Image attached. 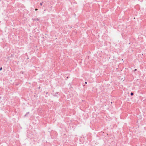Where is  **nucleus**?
<instances>
[{
    "label": "nucleus",
    "mask_w": 146,
    "mask_h": 146,
    "mask_svg": "<svg viewBox=\"0 0 146 146\" xmlns=\"http://www.w3.org/2000/svg\"><path fill=\"white\" fill-rule=\"evenodd\" d=\"M85 84H87V82H85Z\"/></svg>",
    "instance_id": "9"
},
{
    "label": "nucleus",
    "mask_w": 146,
    "mask_h": 146,
    "mask_svg": "<svg viewBox=\"0 0 146 146\" xmlns=\"http://www.w3.org/2000/svg\"><path fill=\"white\" fill-rule=\"evenodd\" d=\"M47 93H48V92H47L46 93V94H47Z\"/></svg>",
    "instance_id": "10"
},
{
    "label": "nucleus",
    "mask_w": 146,
    "mask_h": 146,
    "mask_svg": "<svg viewBox=\"0 0 146 146\" xmlns=\"http://www.w3.org/2000/svg\"><path fill=\"white\" fill-rule=\"evenodd\" d=\"M58 92H56L55 93V95H54V96H56L57 97H58V96H57V95L58 94Z\"/></svg>",
    "instance_id": "2"
},
{
    "label": "nucleus",
    "mask_w": 146,
    "mask_h": 146,
    "mask_svg": "<svg viewBox=\"0 0 146 146\" xmlns=\"http://www.w3.org/2000/svg\"><path fill=\"white\" fill-rule=\"evenodd\" d=\"M43 3V2H42V3H40V5H41V6L42 5Z\"/></svg>",
    "instance_id": "4"
},
{
    "label": "nucleus",
    "mask_w": 146,
    "mask_h": 146,
    "mask_svg": "<svg viewBox=\"0 0 146 146\" xmlns=\"http://www.w3.org/2000/svg\"><path fill=\"white\" fill-rule=\"evenodd\" d=\"M38 10V9H36H36H35V11H36Z\"/></svg>",
    "instance_id": "7"
},
{
    "label": "nucleus",
    "mask_w": 146,
    "mask_h": 146,
    "mask_svg": "<svg viewBox=\"0 0 146 146\" xmlns=\"http://www.w3.org/2000/svg\"><path fill=\"white\" fill-rule=\"evenodd\" d=\"M2 67H0V70L1 71L2 70Z\"/></svg>",
    "instance_id": "5"
},
{
    "label": "nucleus",
    "mask_w": 146,
    "mask_h": 146,
    "mask_svg": "<svg viewBox=\"0 0 146 146\" xmlns=\"http://www.w3.org/2000/svg\"><path fill=\"white\" fill-rule=\"evenodd\" d=\"M29 112H28L26 114H25V116H26V117L28 115V114H29Z\"/></svg>",
    "instance_id": "1"
},
{
    "label": "nucleus",
    "mask_w": 146,
    "mask_h": 146,
    "mask_svg": "<svg viewBox=\"0 0 146 146\" xmlns=\"http://www.w3.org/2000/svg\"><path fill=\"white\" fill-rule=\"evenodd\" d=\"M33 20H35H35H35V19H34Z\"/></svg>",
    "instance_id": "11"
},
{
    "label": "nucleus",
    "mask_w": 146,
    "mask_h": 146,
    "mask_svg": "<svg viewBox=\"0 0 146 146\" xmlns=\"http://www.w3.org/2000/svg\"><path fill=\"white\" fill-rule=\"evenodd\" d=\"M137 70V69H135L134 70V71L135 72V71H136Z\"/></svg>",
    "instance_id": "6"
},
{
    "label": "nucleus",
    "mask_w": 146,
    "mask_h": 146,
    "mask_svg": "<svg viewBox=\"0 0 146 146\" xmlns=\"http://www.w3.org/2000/svg\"><path fill=\"white\" fill-rule=\"evenodd\" d=\"M36 20L37 21H38L39 20V19H38V18H37L36 19Z\"/></svg>",
    "instance_id": "8"
},
{
    "label": "nucleus",
    "mask_w": 146,
    "mask_h": 146,
    "mask_svg": "<svg viewBox=\"0 0 146 146\" xmlns=\"http://www.w3.org/2000/svg\"><path fill=\"white\" fill-rule=\"evenodd\" d=\"M134 94V93L132 92H131L130 93V95L131 96H133Z\"/></svg>",
    "instance_id": "3"
}]
</instances>
